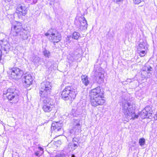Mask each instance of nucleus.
<instances>
[{
	"mask_svg": "<svg viewBox=\"0 0 157 157\" xmlns=\"http://www.w3.org/2000/svg\"><path fill=\"white\" fill-rule=\"evenodd\" d=\"M103 93L100 87H98L91 90L90 95L92 105L96 107L99 105H103L105 101L103 99Z\"/></svg>",
	"mask_w": 157,
	"mask_h": 157,
	"instance_id": "nucleus-1",
	"label": "nucleus"
},
{
	"mask_svg": "<svg viewBox=\"0 0 157 157\" xmlns=\"http://www.w3.org/2000/svg\"><path fill=\"white\" fill-rule=\"evenodd\" d=\"M122 111L128 118V120L131 119L134 120L138 118V116L135 114V112L132 105L130 103L125 100L122 102Z\"/></svg>",
	"mask_w": 157,
	"mask_h": 157,
	"instance_id": "nucleus-2",
	"label": "nucleus"
},
{
	"mask_svg": "<svg viewBox=\"0 0 157 157\" xmlns=\"http://www.w3.org/2000/svg\"><path fill=\"white\" fill-rule=\"evenodd\" d=\"M18 90L14 88H9L4 90L3 92V96L6 97L9 101L11 103H15L18 100Z\"/></svg>",
	"mask_w": 157,
	"mask_h": 157,
	"instance_id": "nucleus-3",
	"label": "nucleus"
},
{
	"mask_svg": "<svg viewBox=\"0 0 157 157\" xmlns=\"http://www.w3.org/2000/svg\"><path fill=\"white\" fill-rule=\"evenodd\" d=\"M77 94L76 89L72 86H67L62 91L61 97L62 99L65 100H71L75 98Z\"/></svg>",
	"mask_w": 157,
	"mask_h": 157,
	"instance_id": "nucleus-4",
	"label": "nucleus"
},
{
	"mask_svg": "<svg viewBox=\"0 0 157 157\" xmlns=\"http://www.w3.org/2000/svg\"><path fill=\"white\" fill-rule=\"evenodd\" d=\"M40 97V99L43 101L42 109L46 113L50 112L54 107L55 102L54 100L48 97Z\"/></svg>",
	"mask_w": 157,
	"mask_h": 157,
	"instance_id": "nucleus-5",
	"label": "nucleus"
},
{
	"mask_svg": "<svg viewBox=\"0 0 157 157\" xmlns=\"http://www.w3.org/2000/svg\"><path fill=\"white\" fill-rule=\"evenodd\" d=\"M51 84L49 82L44 81L41 84L40 94L41 98L48 97L51 91Z\"/></svg>",
	"mask_w": 157,
	"mask_h": 157,
	"instance_id": "nucleus-6",
	"label": "nucleus"
},
{
	"mask_svg": "<svg viewBox=\"0 0 157 157\" xmlns=\"http://www.w3.org/2000/svg\"><path fill=\"white\" fill-rule=\"evenodd\" d=\"M79 119H74L72 121L73 127L68 132L70 134L78 135L81 131L82 124Z\"/></svg>",
	"mask_w": 157,
	"mask_h": 157,
	"instance_id": "nucleus-7",
	"label": "nucleus"
},
{
	"mask_svg": "<svg viewBox=\"0 0 157 157\" xmlns=\"http://www.w3.org/2000/svg\"><path fill=\"white\" fill-rule=\"evenodd\" d=\"M45 35L46 36H50V38H51L54 42L58 43L61 39L60 34L55 29H50L45 34Z\"/></svg>",
	"mask_w": 157,
	"mask_h": 157,
	"instance_id": "nucleus-8",
	"label": "nucleus"
},
{
	"mask_svg": "<svg viewBox=\"0 0 157 157\" xmlns=\"http://www.w3.org/2000/svg\"><path fill=\"white\" fill-rule=\"evenodd\" d=\"M9 74L13 79L18 80L23 75L24 72L17 67H13L10 69Z\"/></svg>",
	"mask_w": 157,
	"mask_h": 157,
	"instance_id": "nucleus-9",
	"label": "nucleus"
},
{
	"mask_svg": "<svg viewBox=\"0 0 157 157\" xmlns=\"http://www.w3.org/2000/svg\"><path fill=\"white\" fill-rule=\"evenodd\" d=\"M75 24L77 27L81 30L87 29V21L83 16L79 17L78 19L75 21Z\"/></svg>",
	"mask_w": 157,
	"mask_h": 157,
	"instance_id": "nucleus-10",
	"label": "nucleus"
},
{
	"mask_svg": "<svg viewBox=\"0 0 157 157\" xmlns=\"http://www.w3.org/2000/svg\"><path fill=\"white\" fill-rule=\"evenodd\" d=\"M94 78L98 83H101L103 81L104 77L103 71H101L100 70L94 71Z\"/></svg>",
	"mask_w": 157,
	"mask_h": 157,
	"instance_id": "nucleus-11",
	"label": "nucleus"
},
{
	"mask_svg": "<svg viewBox=\"0 0 157 157\" xmlns=\"http://www.w3.org/2000/svg\"><path fill=\"white\" fill-rule=\"evenodd\" d=\"M16 12L20 15L25 16L27 14V8L23 4H18L17 6Z\"/></svg>",
	"mask_w": 157,
	"mask_h": 157,
	"instance_id": "nucleus-12",
	"label": "nucleus"
},
{
	"mask_svg": "<svg viewBox=\"0 0 157 157\" xmlns=\"http://www.w3.org/2000/svg\"><path fill=\"white\" fill-rule=\"evenodd\" d=\"M0 45L2 49L6 53L9 51L10 48V45L7 40L5 39L1 40Z\"/></svg>",
	"mask_w": 157,
	"mask_h": 157,
	"instance_id": "nucleus-13",
	"label": "nucleus"
},
{
	"mask_svg": "<svg viewBox=\"0 0 157 157\" xmlns=\"http://www.w3.org/2000/svg\"><path fill=\"white\" fill-rule=\"evenodd\" d=\"M63 124L60 121L58 122H54L52 123L51 127L52 130L57 132L61 130Z\"/></svg>",
	"mask_w": 157,
	"mask_h": 157,
	"instance_id": "nucleus-14",
	"label": "nucleus"
},
{
	"mask_svg": "<svg viewBox=\"0 0 157 157\" xmlns=\"http://www.w3.org/2000/svg\"><path fill=\"white\" fill-rule=\"evenodd\" d=\"M25 83L27 86H29L32 84L33 79L30 74L26 73L23 76Z\"/></svg>",
	"mask_w": 157,
	"mask_h": 157,
	"instance_id": "nucleus-15",
	"label": "nucleus"
},
{
	"mask_svg": "<svg viewBox=\"0 0 157 157\" xmlns=\"http://www.w3.org/2000/svg\"><path fill=\"white\" fill-rule=\"evenodd\" d=\"M30 32L28 30H26L24 29H21L18 35H19L21 38L23 40H27L28 36H29Z\"/></svg>",
	"mask_w": 157,
	"mask_h": 157,
	"instance_id": "nucleus-16",
	"label": "nucleus"
},
{
	"mask_svg": "<svg viewBox=\"0 0 157 157\" xmlns=\"http://www.w3.org/2000/svg\"><path fill=\"white\" fill-rule=\"evenodd\" d=\"M20 24H21L19 23V25H17L12 26L11 27V33L12 32L13 29H14L15 30V33L14 35V36H16L17 35H18V34L19 33L20 31H21V29H23L21 28V25Z\"/></svg>",
	"mask_w": 157,
	"mask_h": 157,
	"instance_id": "nucleus-17",
	"label": "nucleus"
},
{
	"mask_svg": "<svg viewBox=\"0 0 157 157\" xmlns=\"http://www.w3.org/2000/svg\"><path fill=\"white\" fill-rule=\"evenodd\" d=\"M132 29V24L131 23H128L126 24L124 30L126 33H128L130 32Z\"/></svg>",
	"mask_w": 157,
	"mask_h": 157,
	"instance_id": "nucleus-18",
	"label": "nucleus"
},
{
	"mask_svg": "<svg viewBox=\"0 0 157 157\" xmlns=\"http://www.w3.org/2000/svg\"><path fill=\"white\" fill-rule=\"evenodd\" d=\"M143 71H146L147 73H149L150 71L153 70V68L148 64H146L142 68Z\"/></svg>",
	"mask_w": 157,
	"mask_h": 157,
	"instance_id": "nucleus-19",
	"label": "nucleus"
},
{
	"mask_svg": "<svg viewBox=\"0 0 157 157\" xmlns=\"http://www.w3.org/2000/svg\"><path fill=\"white\" fill-rule=\"evenodd\" d=\"M81 79L82 83L86 86H87L89 83L87 76L83 75L81 76Z\"/></svg>",
	"mask_w": 157,
	"mask_h": 157,
	"instance_id": "nucleus-20",
	"label": "nucleus"
},
{
	"mask_svg": "<svg viewBox=\"0 0 157 157\" xmlns=\"http://www.w3.org/2000/svg\"><path fill=\"white\" fill-rule=\"evenodd\" d=\"M140 115L142 118H150L149 117L151 116L150 115H148V113L146 112V111L144 110H143L140 113Z\"/></svg>",
	"mask_w": 157,
	"mask_h": 157,
	"instance_id": "nucleus-21",
	"label": "nucleus"
},
{
	"mask_svg": "<svg viewBox=\"0 0 157 157\" xmlns=\"http://www.w3.org/2000/svg\"><path fill=\"white\" fill-rule=\"evenodd\" d=\"M80 34L79 33L75 32L73 33L72 36H71L73 39L77 40L80 36Z\"/></svg>",
	"mask_w": 157,
	"mask_h": 157,
	"instance_id": "nucleus-22",
	"label": "nucleus"
},
{
	"mask_svg": "<svg viewBox=\"0 0 157 157\" xmlns=\"http://www.w3.org/2000/svg\"><path fill=\"white\" fill-rule=\"evenodd\" d=\"M151 108L149 106H147L144 109V110L146 111V112L148 113V115L151 116L152 113V111L151 110Z\"/></svg>",
	"mask_w": 157,
	"mask_h": 157,
	"instance_id": "nucleus-23",
	"label": "nucleus"
},
{
	"mask_svg": "<svg viewBox=\"0 0 157 157\" xmlns=\"http://www.w3.org/2000/svg\"><path fill=\"white\" fill-rule=\"evenodd\" d=\"M43 53L44 56L48 58H49L50 56V53L49 51L46 50L45 49H44L43 51Z\"/></svg>",
	"mask_w": 157,
	"mask_h": 157,
	"instance_id": "nucleus-24",
	"label": "nucleus"
},
{
	"mask_svg": "<svg viewBox=\"0 0 157 157\" xmlns=\"http://www.w3.org/2000/svg\"><path fill=\"white\" fill-rule=\"evenodd\" d=\"M144 44H145L143 42H140L139 44V46H138L137 50L140 51L144 49Z\"/></svg>",
	"mask_w": 157,
	"mask_h": 157,
	"instance_id": "nucleus-25",
	"label": "nucleus"
},
{
	"mask_svg": "<svg viewBox=\"0 0 157 157\" xmlns=\"http://www.w3.org/2000/svg\"><path fill=\"white\" fill-rule=\"evenodd\" d=\"M68 147H71V149L72 151L76 149L78 147V145L76 143H73V144L72 145L71 144H68Z\"/></svg>",
	"mask_w": 157,
	"mask_h": 157,
	"instance_id": "nucleus-26",
	"label": "nucleus"
},
{
	"mask_svg": "<svg viewBox=\"0 0 157 157\" xmlns=\"http://www.w3.org/2000/svg\"><path fill=\"white\" fill-rule=\"evenodd\" d=\"M139 143L140 146L144 145L145 143V139L143 138H140L139 140Z\"/></svg>",
	"mask_w": 157,
	"mask_h": 157,
	"instance_id": "nucleus-27",
	"label": "nucleus"
},
{
	"mask_svg": "<svg viewBox=\"0 0 157 157\" xmlns=\"http://www.w3.org/2000/svg\"><path fill=\"white\" fill-rule=\"evenodd\" d=\"M138 53L141 57L144 56L145 54V51L144 50H141L138 51Z\"/></svg>",
	"mask_w": 157,
	"mask_h": 157,
	"instance_id": "nucleus-28",
	"label": "nucleus"
},
{
	"mask_svg": "<svg viewBox=\"0 0 157 157\" xmlns=\"http://www.w3.org/2000/svg\"><path fill=\"white\" fill-rule=\"evenodd\" d=\"M79 141V139L78 138L74 137L73 138L72 142L73 143H76L77 144H78Z\"/></svg>",
	"mask_w": 157,
	"mask_h": 157,
	"instance_id": "nucleus-29",
	"label": "nucleus"
},
{
	"mask_svg": "<svg viewBox=\"0 0 157 157\" xmlns=\"http://www.w3.org/2000/svg\"><path fill=\"white\" fill-rule=\"evenodd\" d=\"M73 39L71 36H67L66 38V42L67 43H69L71 42V40Z\"/></svg>",
	"mask_w": 157,
	"mask_h": 157,
	"instance_id": "nucleus-30",
	"label": "nucleus"
},
{
	"mask_svg": "<svg viewBox=\"0 0 157 157\" xmlns=\"http://www.w3.org/2000/svg\"><path fill=\"white\" fill-rule=\"evenodd\" d=\"M61 144V142L60 140L55 141V144L57 146L59 147Z\"/></svg>",
	"mask_w": 157,
	"mask_h": 157,
	"instance_id": "nucleus-31",
	"label": "nucleus"
},
{
	"mask_svg": "<svg viewBox=\"0 0 157 157\" xmlns=\"http://www.w3.org/2000/svg\"><path fill=\"white\" fill-rule=\"evenodd\" d=\"M135 4H138L140 3L141 2L144 1V0H133Z\"/></svg>",
	"mask_w": 157,
	"mask_h": 157,
	"instance_id": "nucleus-32",
	"label": "nucleus"
},
{
	"mask_svg": "<svg viewBox=\"0 0 157 157\" xmlns=\"http://www.w3.org/2000/svg\"><path fill=\"white\" fill-rule=\"evenodd\" d=\"M55 157H64V155L63 154H58Z\"/></svg>",
	"mask_w": 157,
	"mask_h": 157,
	"instance_id": "nucleus-33",
	"label": "nucleus"
},
{
	"mask_svg": "<svg viewBox=\"0 0 157 157\" xmlns=\"http://www.w3.org/2000/svg\"><path fill=\"white\" fill-rule=\"evenodd\" d=\"M5 2H9L11 1V0H4Z\"/></svg>",
	"mask_w": 157,
	"mask_h": 157,
	"instance_id": "nucleus-34",
	"label": "nucleus"
},
{
	"mask_svg": "<svg viewBox=\"0 0 157 157\" xmlns=\"http://www.w3.org/2000/svg\"><path fill=\"white\" fill-rule=\"evenodd\" d=\"M35 155H36V156H38V155H39V153H37V152H36L35 153Z\"/></svg>",
	"mask_w": 157,
	"mask_h": 157,
	"instance_id": "nucleus-35",
	"label": "nucleus"
},
{
	"mask_svg": "<svg viewBox=\"0 0 157 157\" xmlns=\"http://www.w3.org/2000/svg\"><path fill=\"white\" fill-rule=\"evenodd\" d=\"M33 2L34 3H36V0H33Z\"/></svg>",
	"mask_w": 157,
	"mask_h": 157,
	"instance_id": "nucleus-36",
	"label": "nucleus"
},
{
	"mask_svg": "<svg viewBox=\"0 0 157 157\" xmlns=\"http://www.w3.org/2000/svg\"><path fill=\"white\" fill-rule=\"evenodd\" d=\"M72 157H75V155H71Z\"/></svg>",
	"mask_w": 157,
	"mask_h": 157,
	"instance_id": "nucleus-37",
	"label": "nucleus"
},
{
	"mask_svg": "<svg viewBox=\"0 0 157 157\" xmlns=\"http://www.w3.org/2000/svg\"><path fill=\"white\" fill-rule=\"evenodd\" d=\"M12 157H13V156H12Z\"/></svg>",
	"mask_w": 157,
	"mask_h": 157,
	"instance_id": "nucleus-38",
	"label": "nucleus"
}]
</instances>
